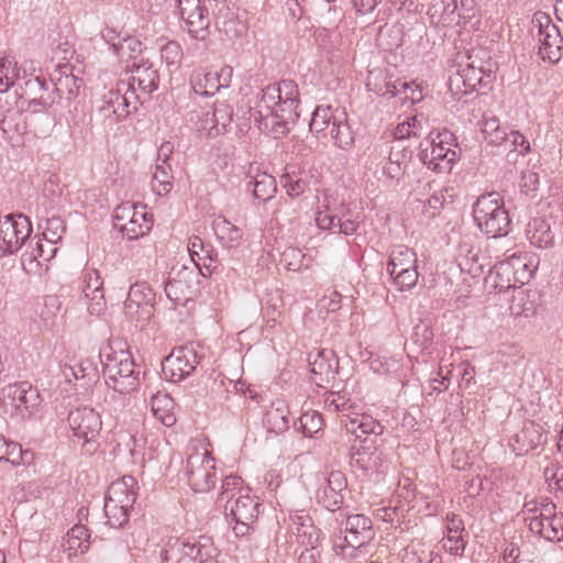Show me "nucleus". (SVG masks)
Returning <instances> with one entry per match:
<instances>
[{
    "mask_svg": "<svg viewBox=\"0 0 563 563\" xmlns=\"http://www.w3.org/2000/svg\"><path fill=\"white\" fill-rule=\"evenodd\" d=\"M298 87L292 80H282L264 88L254 107L249 109V121L277 139L287 132V120L296 114L299 103Z\"/></svg>",
    "mask_w": 563,
    "mask_h": 563,
    "instance_id": "obj_1",
    "label": "nucleus"
},
{
    "mask_svg": "<svg viewBox=\"0 0 563 563\" xmlns=\"http://www.w3.org/2000/svg\"><path fill=\"white\" fill-rule=\"evenodd\" d=\"M99 358L106 384L110 388L120 394H130L136 389L141 372L129 351H115L107 346L100 352Z\"/></svg>",
    "mask_w": 563,
    "mask_h": 563,
    "instance_id": "obj_2",
    "label": "nucleus"
},
{
    "mask_svg": "<svg viewBox=\"0 0 563 563\" xmlns=\"http://www.w3.org/2000/svg\"><path fill=\"white\" fill-rule=\"evenodd\" d=\"M309 126L318 139L330 140L340 148H347L354 143L347 114L340 107L318 106L312 113Z\"/></svg>",
    "mask_w": 563,
    "mask_h": 563,
    "instance_id": "obj_3",
    "label": "nucleus"
},
{
    "mask_svg": "<svg viewBox=\"0 0 563 563\" xmlns=\"http://www.w3.org/2000/svg\"><path fill=\"white\" fill-rule=\"evenodd\" d=\"M473 217L481 231L492 238L506 235L509 231L510 219L498 192L479 196L473 206Z\"/></svg>",
    "mask_w": 563,
    "mask_h": 563,
    "instance_id": "obj_4",
    "label": "nucleus"
},
{
    "mask_svg": "<svg viewBox=\"0 0 563 563\" xmlns=\"http://www.w3.org/2000/svg\"><path fill=\"white\" fill-rule=\"evenodd\" d=\"M139 100L140 96L133 89V84L119 79L115 89L103 96L98 114L106 125H112L136 110Z\"/></svg>",
    "mask_w": 563,
    "mask_h": 563,
    "instance_id": "obj_5",
    "label": "nucleus"
},
{
    "mask_svg": "<svg viewBox=\"0 0 563 563\" xmlns=\"http://www.w3.org/2000/svg\"><path fill=\"white\" fill-rule=\"evenodd\" d=\"M185 473L188 484L195 492L205 493L217 482L214 460L200 443H191L186 461Z\"/></svg>",
    "mask_w": 563,
    "mask_h": 563,
    "instance_id": "obj_6",
    "label": "nucleus"
},
{
    "mask_svg": "<svg viewBox=\"0 0 563 563\" xmlns=\"http://www.w3.org/2000/svg\"><path fill=\"white\" fill-rule=\"evenodd\" d=\"M537 269L534 255L529 253H512L507 258L499 261L494 265V271L490 275L495 274L499 282L497 287L500 289L516 287V284H526L532 277Z\"/></svg>",
    "mask_w": 563,
    "mask_h": 563,
    "instance_id": "obj_7",
    "label": "nucleus"
},
{
    "mask_svg": "<svg viewBox=\"0 0 563 563\" xmlns=\"http://www.w3.org/2000/svg\"><path fill=\"white\" fill-rule=\"evenodd\" d=\"M38 394L27 382L9 384L0 390L2 413L14 419L30 417L36 406Z\"/></svg>",
    "mask_w": 563,
    "mask_h": 563,
    "instance_id": "obj_8",
    "label": "nucleus"
},
{
    "mask_svg": "<svg viewBox=\"0 0 563 563\" xmlns=\"http://www.w3.org/2000/svg\"><path fill=\"white\" fill-rule=\"evenodd\" d=\"M73 437L82 441V450L92 454L97 450V439L102 429V420L93 408L80 407L71 410L67 418Z\"/></svg>",
    "mask_w": 563,
    "mask_h": 563,
    "instance_id": "obj_9",
    "label": "nucleus"
},
{
    "mask_svg": "<svg viewBox=\"0 0 563 563\" xmlns=\"http://www.w3.org/2000/svg\"><path fill=\"white\" fill-rule=\"evenodd\" d=\"M261 503L251 495V489H244L239 496L224 505L227 516L234 521L233 532L236 537H244L254 529L257 521Z\"/></svg>",
    "mask_w": 563,
    "mask_h": 563,
    "instance_id": "obj_10",
    "label": "nucleus"
},
{
    "mask_svg": "<svg viewBox=\"0 0 563 563\" xmlns=\"http://www.w3.org/2000/svg\"><path fill=\"white\" fill-rule=\"evenodd\" d=\"M387 272L399 290L411 289L419 277L416 253L405 245L394 247L389 255Z\"/></svg>",
    "mask_w": 563,
    "mask_h": 563,
    "instance_id": "obj_11",
    "label": "nucleus"
},
{
    "mask_svg": "<svg viewBox=\"0 0 563 563\" xmlns=\"http://www.w3.org/2000/svg\"><path fill=\"white\" fill-rule=\"evenodd\" d=\"M451 135L448 132L432 134L426 141L424 147L421 150V159L429 169L438 173H450L453 163L456 161L457 154L455 150L450 147L449 140Z\"/></svg>",
    "mask_w": 563,
    "mask_h": 563,
    "instance_id": "obj_12",
    "label": "nucleus"
},
{
    "mask_svg": "<svg viewBox=\"0 0 563 563\" xmlns=\"http://www.w3.org/2000/svg\"><path fill=\"white\" fill-rule=\"evenodd\" d=\"M32 232L30 219L10 214L0 220V256L18 252Z\"/></svg>",
    "mask_w": 563,
    "mask_h": 563,
    "instance_id": "obj_13",
    "label": "nucleus"
},
{
    "mask_svg": "<svg viewBox=\"0 0 563 563\" xmlns=\"http://www.w3.org/2000/svg\"><path fill=\"white\" fill-rule=\"evenodd\" d=\"M199 360L192 345L175 347L162 362V373L170 382H180L195 371Z\"/></svg>",
    "mask_w": 563,
    "mask_h": 563,
    "instance_id": "obj_14",
    "label": "nucleus"
},
{
    "mask_svg": "<svg viewBox=\"0 0 563 563\" xmlns=\"http://www.w3.org/2000/svg\"><path fill=\"white\" fill-rule=\"evenodd\" d=\"M177 8L188 33L197 40H205L208 35L210 18L201 1L178 0Z\"/></svg>",
    "mask_w": 563,
    "mask_h": 563,
    "instance_id": "obj_15",
    "label": "nucleus"
},
{
    "mask_svg": "<svg viewBox=\"0 0 563 563\" xmlns=\"http://www.w3.org/2000/svg\"><path fill=\"white\" fill-rule=\"evenodd\" d=\"M233 76V68L224 65L219 69L207 71H195L190 77V84L196 93L213 96L221 88L230 86Z\"/></svg>",
    "mask_w": 563,
    "mask_h": 563,
    "instance_id": "obj_16",
    "label": "nucleus"
},
{
    "mask_svg": "<svg viewBox=\"0 0 563 563\" xmlns=\"http://www.w3.org/2000/svg\"><path fill=\"white\" fill-rule=\"evenodd\" d=\"M81 290L86 299L87 311L100 317L107 310L103 282L96 269H85L81 276Z\"/></svg>",
    "mask_w": 563,
    "mask_h": 563,
    "instance_id": "obj_17",
    "label": "nucleus"
},
{
    "mask_svg": "<svg viewBox=\"0 0 563 563\" xmlns=\"http://www.w3.org/2000/svg\"><path fill=\"white\" fill-rule=\"evenodd\" d=\"M539 55L550 64H556L563 57V37L559 27L550 20L539 23Z\"/></svg>",
    "mask_w": 563,
    "mask_h": 563,
    "instance_id": "obj_18",
    "label": "nucleus"
},
{
    "mask_svg": "<svg viewBox=\"0 0 563 563\" xmlns=\"http://www.w3.org/2000/svg\"><path fill=\"white\" fill-rule=\"evenodd\" d=\"M346 478L341 471H332L317 490V500L328 510L334 511L343 503Z\"/></svg>",
    "mask_w": 563,
    "mask_h": 563,
    "instance_id": "obj_19",
    "label": "nucleus"
},
{
    "mask_svg": "<svg viewBox=\"0 0 563 563\" xmlns=\"http://www.w3.org/2000/svg\"><path fill=\"white\" fill-rule=\"evenodd\" d=\"M412 82L402 81L401 79L390 80L380 70H371L367 76L366 86L368 90L382 96L395 97L404 93L405 99L413 101L416 99L412 89Z\"/></svg>",
    "mask_w": 563,
    "mask_h": 563,
    "instance_id": "obj_20",
    "label": "nucleus"
},
{
    "mask_svg": "<svg viewBox=\"0 0 563 563\" xmlns=\"http://www.w3.org/2000/svg\"><path fill=\"white\" fill-rule=\"evenodd\" d=\"M195 282V271L188 267H181L177 272L173 269L165 283L166 296L175 305H185L192 294Z\"/></svg>",
    "mask_w": 563,
    "mask_h": 563,
    "instance_id": "obj_21",
    "label": "nucleus"
},
{
    "mask_svg": "<svg viewBox=\"0 0 563 563\" xmlns=\"http://www.w3.org/2000/svg\"><path fill=\"white\" fill-rule=\"evenodd\" d=\"M123 79L133 85L136 82L139 90L145 95H150L156 90L159 81L158 71L143 59L133 62L132 65H126ZM133 89L135 90L134 86Z\"/></svg>",
    "mask_w": 563,
    "mask_h": 563,
    "instance_id": "obj_22",
    "label": "nucleus"
},
{
    "mask_svg": "<svg viewBox=\"0 0 563 563\" xmlns=\"http://www.w3.org/2000/svg\"><path fill=\"white\" fill-rule=\"evenodd\" d=\"M468 59L471 62L464 68L449 78L450 90L456 96L466 95L468 91L475 90L478 85H488L485 76L481 74L482 70L476 67L473 56L470 55Z\"/></svg>",
    "mask_w": 563,
    "mask_h": 563,
    "instance_id": "obj_23",
    "label": "nucleus"
},
{
    "mask_svg": "<svg viewBox=\"0 0 563 563\" xmlns=\"http://www.w3.org/2000/svg\"><path fill=\"white\" fill-rule=\"evenodd\" d=\"M103 38L111 44L113 52L123 60L136 62L142 54L143 45L141 41L130 35H121L113 29H106L102 33Z\"/></svg>",
    "mask_w": 563,
    "mask_h": 563,
    "instance_id": "obj_24",
    "label": "nucleus"
},
{
    "mask_svg": "<svg viewBox=\"0 0 563 563\" xmlns=\"http://www.w3.org/2000/svg\"><path fill=\"white\" fill-rule=\"evenodd\" d=\"M57 88L49 87L40 77L30 78L24 82L22 97L29 101V106L37 111V107L49 108L54 104Z\"/></svg>",
    "mask_w": 563,
    "mask_h": 563,
    "instance_id": "obj_25",
    "label": "nucleus"
},
{
    "mask_svg": "<svg viewBox=\"0 0 563 563\" xmlns=\"http://www.w3.org/2000/svg\"><path fill=\"white\" fill-rule=\"evenodd\" d=\"M542 438V428L533 421H527L509 440V446L517 455H523L539 446Z\"/></svg>",
    "mask_w": 563,
    "mask_h": 563,
    "instance_id": "obj_26",
    "label": "nucleus"
},
{
    "mask_svg": "<svg viewBox=\"0 0 563 563\" xmlns=\"http://www.w3.org/2000/svg\"><path fill=\"white\" fill-rule=\"evenodd\" d=\"M344 542L371 543L375 537L372 520L364 515H352L346 518Z\"/></svg>",
    "mask_w": 563,
    "mask_h": 563,
    "instance_id": "obj_27",
    "label": "nucleus"
},
{
    "mask_svg": "<svg viewBox=\"0 0 563 563\" xmlns=\"http://www.w3.org/2000/svg\"><path fill=\"white\" fill-rule=\"evenodd\" d=\"M134 479L124 476L121 481L113 482L108 488L106 500L112 501L124 509H132L136 500V493L133 490Z\"/></svg>",
    "mask_w": 563,
    "mask_h": 563,
    "instance_id": "obj_28",
    "label": "nucleus"
},
{
    "mask_svg": "<svg viewBox=\"0 0 563 563\" xmlns=\"http://www.w3.org/2000/svg\"><path fill=\"white\" fill-rule=\"evenodd\" d=\"M151 410L153 416L166 427H170L176 422L175 402L167 394L157 393L153 395L151 398Z\"/></svg>",
    "mask_w": 563,
    "mask_h": 563,
    "instance_id": "obj_29",
    "label": "nucleus"
},
{
    "mask_svg": "<svg viewBox=\"0 0 563 563\" xmlns=\"http://www.w3.org/2000/svg\"><path fill=\"white\" fill-rule=\"evenodd\" d=\"M88 529L82 525H76L68 530L64 538V550L69 556H77L89 549Z\"/></svg>",
    "mask_w": 563,
    "mask_h": 563,
    "instance_id": "obj_30",
    "label": "nucleus"
},
{
    "mask_svg": "<svg viewBox=\"0 0 563 563\" xmlns=\"http://www.w3.org/2000/svg\"><path fill=\"white\" fill-rule=\"evenodd\" d=\"M213 230L222 244L229 249L236 247L243 240L242 229L228 221L224 217L214 219Z\"/></svg>",
    "mask_w": 563,
    "mask_h": 563,
    "instance_id": "obj_31",
    "label": "nucleus"
},
{
    "mask_svg": "<svg viewBox=\"0 0 563 563\" xmlns=\"http://www.w3.org/2000/svg\"><path fill=\"white\" fill-rule=\"evenodd\" d=\"M264 426L269 432L280 433L288 429V408L283 401L273 402L266 410Z\"/></svg>",
    "mask_w": 563,
    "mask_h": 563,
    "instance_id": "obj_32",
    "label": "nucleus"
},
{
    "mask_svg": "<svg viewBox=\"0 0 563 563\" xmlns=\"http://www.w3.org/2000/svg\"><path fill=\"white\" fill-rule=\"evenodd\" d=\"M199 541L176 540L169 550L166 551L168 563H195Z\"/></svg>",
    "mask_w": 563,
    "mask_h": 563,
    "instance_id": "obj_33",
    "label": "nucleus"
},
{
    "mask_svg": "<svg viewBox=\"0 0 563 563\" xmlns=\"http://www.w3.org/2000/svg\"><path fill=\"white\" fill-rule=\"evenodd\" d=\"M531 244L547 249L553 244L554 234L551 231L550 224L543 219H533L529 223L527 231Z\"/></svg>",
    "mask_w": 563,
    "mask_h": 563,
    "instance_id": "obj_34",
    "label": "nucleus"
},
{
    "mask_svg": "<svg viewBox=\"0 0 563 563\" xmlns=\"http://www.w3.org/2000/svg\"><path fill=\"white\" fill-rule=\"evenodd\" d=\"M0 129L3 136L13 142L26 133V122L22 113L19 111H8L0 122Z\"/></svg>",
    "mask_w": 563,
    "mask_h": 563,
    "instance_id": "obj_35",
    "label": "nucleus"
},
{
    "mask_svg": "<svg viewBox=\"0 0 563 563\" xmlns=\"http://www.w3.org/2000/svg\"><path fill=\"white\" fill-rule=\"evenodd\" d=\"M335 553L350 562L362 563L372 552L371 543L342 542L334 543Z\"/></svg>",
    "mask_w": 563,
    "mask_h": 563,
    "instance_id": "obj_36",
    "label": "nucleus"
},
{
    "mask_svg": "<svg viewBox=\"0 0 563 563\" xmlns=\"http://www.w3.org/2000/svg\"><path fill=\"white\" fill-rule=\"evenodd\" d=\"M482 133L485 141L494 146L507 144L509 140V133H507L506 128L500 125L499 119L496 117H484Z\"/></svg>",
    "mask_w": 563,
    "mask_h": 563,
    "instance_id": "obj_37",
    "label": "nucleus"
},
{
    "mask_svg": "<svg viewBox=\"0 0 563 563\" xmlns=\"http://www.w3.org/2000/svg\"><path fill=\"white\" fill-rule=\"evenodd\" d=\"M553 504L544 505L543 536L549 541H560L563 538V517L556 516L553 511Z\"/></svg>",
    "mask_w": 563,
    "mask_h": 563,
    "instance_id": "obj_38",
    "label": "nucleus"
},
{
    "mask_svg": "<svg viewBox=\"0 0 563 563\" xmlns=\"http://www.w3.org/2000/svg\"><path fill=\"white\" fill-rule=\"evenodd\" d=\"M411 153L406 148L391 147L388 162L384 166V174L390 179H399L406 170Z\"/></svg>",
    "mask_w": 563,
    "mask_h": 563,
    "instance_id": "obj_39",
    "label": "nucleus"
},
{
    "mask_svg": "<svg viewBox=\"0 0 563 563\" xmlns=\"http://www.w3.org/2000/svg\"><path fill=\"white\" fill-rule=\"evenodd\" d=\"M294 523L297 526L298 541L306 547H316L320 539V530L312 523L309 516H296Z\"/></svg>",
    "mask_w": 563,
    "mask_h": 563,
    "instance_id": "obj_40",
    "label": "nucleus"
},
{
    "mask_svg": "<svg viewBox=\"0 0 563 563\" xmlns=\"http://www.w3.org/2000/svg\"><path fill=\"white\" fill-rule=\"evenodd\" d=\"M253 187V196L261 201L272 199L276 192V180L272 175L266 173L257 174L249 183Z\"/></svg>",
    "mask_w": 563,
    "mask_h": 563,
    "instance_id": "obj_41",
    "label": "nucleus"
},
{
    "mask_svg": "<svg viewBox=\"0 0 563 563\" xmlns=\"http://www.w3.org/2000/svg\"><path fill=\"white\" fill-rule=\"evenodd\" d=\"M124 314L136 328L144 329L154 316V306L124 302Z\"/></svg>",
    "mask_w": 563,
    "mask_h": 563,
    "instance_id": "obj_42",
    "label": "nucleus"
},
{
    "mask_svg": "<svg viewBox=\"0 0 563 563\" xmlns=\"http://www.w3.org/2000/svg\"><path fill=\"white\" fill-rule=\"evenodd\" d=\"M153 227L152 214L144 210L136 214L122 232L129 240H135L144 236Z\"/></svg>",
    "mask_w": 563,
    "mask_h": 563,
    "instance_id": "obj_43",
    "label": "nucleus"
},
{
    "mask_svg": "<svg viewBox=\"0 0 563 563\" xmlns=\"http://www.w3.org/2000/svg\"><path fill=\"white\" fill-rule=\"evenodd\" d=\"M145 210V206L136 205L132 202H123L117 207L114 211L113 224L114 227L123 232L133 218L142 213Z\"/></svg>",
    "mask_w": 563,
    "mask_h": 563,
    "instance_id": "obj_44",
    "label": "nucleus"
},
{
    "mask_svg": "<svg viewBox=\"0 0 563 563\" xmlns=\"http://www.w3.org/2000/svg\"><path fill=\"white\" fill-rule=\"evenodd\" d=\"M173 175L169 164L156 165L152 187L159 196H166L173 189Z\"/></svg>",
    "mask_w": 563,
    "mask_h": 563,
    "instance_id": "obj_45",
    "label": "nucleus"
},
{
    "mask_svg": "<svg viewBox=\"0 0 563 563\" xmlns=\"http://www.w3.org/2000/svg\"><path fill=\"white\" fill-rule=\"evenodd\" d=\"M280 183L290 197H298L309 188L310 178L306 174L291 175L287 173L282 176Z\"/></svg>",
    "mask_w": 563,
    "mask_h": 563,
    "instance_id": "obj_46",
    "label": "nucleus"
},
{
    "mask_svg": "<svg viewBox=\"0 0 563 563\" xmlns=\"http://www.w3.org/2000/svg\"><path fill=\"white\" fill-rule=\"evenodd\" d=\"M155 294L151 286L146 283H135L130 287L128 298L125 302L131 303H146L147 306H154Z\"/></svg>",
    "mask_w": 563,
    "mask_h": 563,
    "instance_id": "obj_47",
    "label": "nucleus"
},
{
    "mask_svg": "<svg viewBox=\"0 0 563 563\" xmlns=\"http://www.w3.org/2000/svg\"><path fill=\"white\" fill-rule=\"evenodd\" d=\"M244 489L251 488L243 486L241 477L235 475L227 476L222 482L220 499L229 504L230 500H233Z\"/></svg>",
    "mask_w": 563,
    "mask_h": 563,
    "instance_id": "obj_48",
    "label": "nucleus"
},
{
    "mask_svg": "<svg viewBox=\"0 0 563 563\" xmlns=\"http://www.w3.org/2000/svg\"><path fill=\"white\" fill-rule=\"evenodd\" d=\"M13 63L9 57L4 56L0 59V92H5L19 79Z\"/></svg>",
    "mask_w": 563,
    "mask_h": 563,
    "instance_id": "obj_49",
    "label": "nucleus"
},
{
    "mask_svg": "<svg viewBox=\"0 0 563 563\" xmlns=\"http://www.w3.org/2000/svg\"><path fill=\"white\" fill-rule=\"evenodd\" d=\"M131 509H124L122 506H118L112 501H104V514L108 518V523L114 528H121L129 520V511Z\"/></svg>",
    "mask_w": 563,
    "mask_h": 563,
    "instance_id": "obj_50",
    "label": "nucleus"
},
{
    "mask_svg": "<svg viewBox=\"0 0 563 563\" xmlns=\"http://www.w3.org/2000/svg\"><path fill=\"white\" fill-rule=\"evenodd\" d=\"M459 0H432L429 9L431 16L439 15L440 18L453 21L452 16L459 10Z\"/></svg>",
    "mask_w": 563,
    "mask_h": 563,
    "instance_id": "obj_51",
    "label": "nucleus"
},
{
    "mask_svg": "<svg viewBox=\"0 0 563 563\" xmlns=\"http://www.w3.org/2000/svg\"><path fill=\"white\" fill-rule=\"evenodd\" d=\"M300 428L306 437H312L318 433L323 426L322 416L317 411H308L299 418Z\"/></svg>",
    "mask_w": 563,
    "mask_h": 563,
    "instance_id": "obj_52",
    "label": "nucleus"
},
{
    "mask_svg": "<svg viewBox=\"0 0 563 563\" xmlns=\"http://www.w3.org/2000/svg\"><path fill=\"white\" fill-rule=\"evenodd\" d=\"M196 118L197 120L195 121V124L199 132H202L209 136H216L221 133V129L218 128L213 118L212 110H206L201 112V114H197Z\"/></svg>",
    "mask_w": 563,
    "mask_h": 563,
    "instance_id": "obj_53",
    "label": "nucleus"
},
{
    "mask_svg": "<svg viewBox=\"0 0 563 563\" xmlns=\"http://www.w3.org/2000/svg\"><path fill=\"white\" fill-rule=\"evenodd\" d=\"M64 220L59 217H51L46 220L43 235L51 244L58 242L65 232Z\"/></svg>",
    "mask_w": 563,
    "mask_h": 563,
    "instance_id": "obj_54",
    "label": "nucleus"
},
{
    "mask_svg": "<svg viewBox=\"0 0 563 563\" xmlns=\"http://www.w3.org/2000/svg\"><path fill=\"white\" fill-rule=\"evenodd\" d=\"M32 459L33 453L23 451L22 446L16 442H9L3 461L10 462L13 465H21L30 464Z\"/></svg>",
    "mask_w": 563,
    "mask_h": 563,
    "instance_id": "obj_55",
    "label": "nucleus"
},
{
    "mask_svg": "<svg viewBox=\"0 0 563 563\" xmlns=\"http://www.w3.org/2000/svg\"><path fill=\"white\" fill-rule=\"evenodd\" d=\"M459 266L462 271L467 272L474 276L483 272L484 265L478 263V254L473 250H468L464 256L460 254Z\"/></svg>",
    "mask_w": 563,
    "mask_h": 563,
    "instance_id": "obj_56",
    "label": "nucleus"
},
{
    "mask_svg": "<svg viewBox=\"0 0 563 563\" xmlns=\"http://www.w3.org/2000/svg\"><path fill=\"white\" fill-rule=\"evenodd\" d=\"M197 552L194 559L195 563H218V550L209 540L205 539L203 542L199 541Z\"/></svg>",
    "mask_w": 563,
    "mask_h": 563,
    "instance_id": "obj_57",
    "label": "nucleus"
},
{
    "mask_svg": "<svg viewBox=\"0 0 563 563\" xmlns=\"http://www.w3.org/2000/svg\"><path fill=\"white\" fill-rule=\"evenodd\" d=\"M212 111L218 128L221 129V132L224 131L232 121V108L227 102L221 101L214 104Z\"/></svg>",
    "mask_w": 563,
    "mask_h": 563,
    "instance_id": "obj_58",
    "label": "nucleus"
},
{
    "mask_svg": "<svg viewBox=\"0 0 563 563\" xmlns=\"http://www.w3.org/2000/svg\"><path fill=\"white\" fill-rule=\"evenodd\" d=\"M76 379L95 378L97 376V367L92 360L82 358L74 367L70 368Z\"/></svg>",
    "mask_w": 563,
    "mask_h": 563,
    "instance_id": "obj_59",
    "label": "nucleus"
},
{
    "mask_svg": "<svg viewBox=\"0 0 563 563\" xmlns=\"http://www.w3.org/2000/svg\"><path fill=\"white\" fill-rule=\"evenodd\" d=\"M324 402L327 408L333 412L341 411L345 413L352 407L345 395L340 393H330Z\"/></svg>",
    "mask_w": 563,
    "mask_h": 563,
    "instance_id": "obj_60",
    "label": "nucleus"
},
{
    "mask_svg": "<svg viewBox=\"0 0 563 563\" xmlns=\"http://www.w3.org/2000/svg\"><path fill=\"white\" fill-rule=\"evenodd\" d=\"M360 427V432L362 434H376L379 435L384 431V426L377 420L373 419L368 415H361L360 422L357 424Z\"/></svg>",
    "mask_w": 563,
    "mask_h": 563,
    "instance_id": "obj_61",
    "label": "nucleus"
},
{
    "mask_svg": "<svg viewBox=\"0 0 563 563\" xmlns=\"http://www.w3.org/2000/svg\"><path fill=\"white\" fill-rule=\"evenodd\" d=\"M540 184L539 175L532 170L521 173L520 189L523 194L531 195L538 190Z\"/></svg>",
    "mask_w": 563,
    "mask_h": 563,
    "instance_id": "obj_62",
    "label": "nucleus"
},
{
    "mask_svg": "<svg viewBox=\"0 0 563 563\" xmlns=\"http://www.w3.org/2000/svg\"><path fill=\"white\" fill-rule=\"evenodd\" d=\"M339 216L332 214L329 210H319L316 214V223L322 230L336 232Z\"/></svg>",
    "mask_w": 563,
    "mask_h": 563,
    "instance_id": "obj_63",
    "label": "nucleus"
},
{
    "mask_svg": "<svg viewBox=\"0 0 563 563\" xmlns=\"http://www.w3.org/2000/svg\"><path fill=\"white\" fill-rule=\"evenodd\" d=\"M446 521L448 541L462 539V532L464 531V525L462 519H460L456 515L451 514L446 516Z\"/></svg>",
    "mask_w": 563,
    "mask_h": 563,
    "instance_id": "obj_64",
    "label": "nucleus"
}]
</instances>
